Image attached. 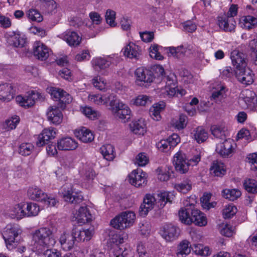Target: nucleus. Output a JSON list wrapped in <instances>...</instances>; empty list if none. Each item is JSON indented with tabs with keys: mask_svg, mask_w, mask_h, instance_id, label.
<instances>
[{
	"mask_svg": "<svg viewBox=\"0 0 257 257\" xmlns=\"http://www.w3.org/2000/svg\"><path fill=\"white\" fill-rule=\"evenodd\" d=\"M31 249L38 254L43 253L44 257H61L60 251L56 249H48L56 243L53 231L49 227H41L31 233Z\"/></svg>",
	"mask_w": 257,
	"mask_h": 257,
	"instance_id": "nucleus-1",
	"label": "nucleus"
},
{
	"mask_svg": "<svg viewBox=\"0 0 257 257\" xmlns=\"http://www.w3.org/2000/svg\"><path fill=\"white\" fill-rule=\"evenodd\" d=\"M126 238L127 234L125 232H111L109 239V244H110L109 250L110 257H134V253L132 249L125 248L123 249L119 246Z\"/></svg>",
	"mask_w": 257,
	"mask_h": 257,
	"instance_id": "nucleus-2",
	"label": "nucleus"
},
{
	"mask_svg": "<svg viewBox=\"0 0 257 257\" xmlns=\"http://www.w3.org/2000/svg\"><path fill=\"white\" fill-rule=\"evenodd\" d=\"M27 193L30 199L40 202L47 207H54L58 203L55 195L47 194L37 186L30 187Z\"/></svg>",
	"mask_w": 257,
	"mask_h": 257,
	"instance_id": "nucleus-3",
	"label": "nucleus"
},
{
	"mask_svg": "<svg viewBox=\"0 0 257 257\" xmlns=\"http://www.w3.org/2000/svg\"><path fill=\"white\" fill-rule=\"evenodd\" d=\"M22 229L17 224H8L2 231V235L7 246L12 249L20 241Z\"/></svg>",
	"mask_w": 257,
	"mask_h": 257,
	"instance_id": "nucleus-4",
	"label": "nucleus"
},
{
	"mask_svg": "<svg viewBox=\"0 0 257 257\" xmlns=\"http://www.w3.org/2000/svg\"><path fill=\"white\" fill-rule=\"evenodd\" d=\"M109 109L116 117L123 122L130 120L132 116V111L130 107L120 100H117L116 96H113L109 103Z\"/></svg>",
	"mask_w": 257,
	"mask_h": 257,
	"instance_id": "nucleus-5",
	"label": "nucleus"
},
{
	"mask_svg": "<svg viewBox=\"0 0 257 257\" xmlns=\"http://www.w3.org/2000/svg\"><path fill=\"white\" fill-rule=\"evenodd\" d=\"M136 218L134 212L124 211L113 218L110 221V225L115 229L123 230L133 226Z\"/></svg>",
	"mask_w": 257,
	"mask_h": 257,
	"instance_id": "nucleus-6",
	"label": "nucleus"
},
{
	"mask_svg": "<svg viewBox=\"0 0 257 257\" xmlns=\"http://www.w3.org/2000/svg\"><path fill=\"white\" fill-rule=\"evenodd\" d=\"M136 84L139 86L148 88L155 80L154 75L149 68L140 67L134 72Z\"/></svg>",
	"mask_w": 257,
	"mask_h": 257,
	"instance_id": "nucleus-7",
	"label": "nucleus"
},
{
	"mask_svg": "<svg viewBox=\"0 0 257 257\" xmlns=\"http://www.w3.org/2000/svg\"><path fill=\"white\" fill-rule=\"evenodd\" d=\"M43 98L41 93L37 90H30L24 95L16 96V103L21 107L28 109L33 107L37 100Z\"/></svg>",
	"mask_w": 257,
	"mask_h": 257,
	"instance_id": "nucleus-8",
	"label": "nucleus"
},
{
	"mask_svg": "<svg viewBox=\"0 0 257 257\" xmlns=\"http://www.w3.org/2000/svg\"><path fill=\"white\" fill-rule=\"evenodd\" d=\"M237 145L234 141L228 139L216 145L215 151L222 158H230L236 151Z\"/></svg>",
	"mask_w": 257,
	"mask_h": 257,
	"instance_id": "nucleus-9",
	"label": "nucleus"
},
{
	"mask_svg": "<svg viewBox=\"0 0 257 257\" xmlns=\"http://www.w3.org/2000/svg\"><path fill=\"white\" fill-rule=\"evenodd\" d=\"M172 163L175 171L181 174L188 173L191 167L186 154L181 151H179L174 155Z\"/></svg>",
	"mask_w": 257,
	"mask_h": 257,
	"instance_id": "nucleus-10",
	"label": "nucleus"
},
{
	"mask_svg": "<svg viewBox=\"0 0 257 257\" xmlns=\"http://www.w3.org/2000/svg\"><path fill=\"white\" fill-rule=\"evenodd\" d=\"M180 229L172 223L163 224L160 229L159 233L167 242H173L177 240L180 235Z\"/></svg>",
	"mask_w": 257,
	"mask_h": 257,
	"instance_id": "nucleus-11",
	"label": "nucleus"
},
{
	"mask_svg": "<svg viewBox=\"0 0 257 257\" xmlns=\"http://www.w3.org/2000/svg\"><path fill=\"white\" fill-rule=\"evenodd\" d=\"M60 193L65 201L71 203H78L83 200L80 192L76 191L70 184H66L60 190Z\"/></svg>",
	"mask_w": 257,
	"mask_h": 257,
	"instance_id": "nucleus-12",
	"label": "nucleus"
},
{
	"mask_svg": "<svg viewBox=\"0 0 257 257\" xmlns=\"http://www.w3.org/2000/svg\"><path fill=\"white\" fill-rule=\"evenodd\" d=\"M239 103L243 108L257 112V96L250 90L246 89L242 92Z\"/></svg>",
	"mask_w": 257,
	"mask_h": 257,
	"instance_id": "nucleus-13",
	"label": "nucleus"
},
{
	"mask_svg": "<svg viewBox=\"0 0 257 257\" xmlns=\"http://www.w3.org/2000/svg\"><path fill=\"white\" fill-rule=\"evenodd\" d=\"M158 94L163 98H171L175 96H183L186 93V90L181 88L176 87L175 84L167 82L166 86L157 89Z\"/></svg>",
	"mask_w": 257,
	"mask_h": 257,
	"instance_id": "nucleus-14",
	"label": "nucleus"
},
{
	"mask_svg": "<svg viewBox=\"0 0 257 257\" xmlns=\"http://www.w3.org/2000/svg\"><path fill=\"white\" fill-rule=\"evenodd\" d=\"M57 133V130L53 127H49L43 129L38 135L36 142L37 146L39 147L44 146L50 140L55 138Z\"/></svg>",
	"mask_w": 257,
	"mask_h": 257,
	"instance_id": "nucleus-15",
	"label": "nucleus"
},
{
	"mask_svg": "<svg viewBox=\"0 0 257 257\" xmlns=\"http://www.w3.org/2000/svg\"><path fill=\"white\" fill-rule=\"evenodd\" d=\"M73 218L78 223L84 224L91 221L94 216L87 206H81L73 213Z\"/></svg>",
	"mask_w": 257,
	"mask_h": 257,
	"instance_id": "nucleus-16",
	"label": "nucleus"
},
{
	"mask_svg": "<svg viewBox=\"0 0 257 257\" xmlns=\"http://www.w3.org/2000/svg\"><path fill=\"white\" fill-rule=\"evenodd\" d=\"M130 183L136 187L145 185L147 182V174L141 169L133 170L129 175Z\"/></svg>",
	"mask_w": 257,
	"mask_h": 257,
	"instance_id": "nucleus-17",
	"label": "nucleus"
},
{
	"mask_svg": "<svg viewBox=\"0 0 257 257\" xmlns=\"http://www.w3.org/2000/svg\"><path fill=\"white\" fill-rule=\"evenodd\" d=\"M48 120L54 125H58L63 121V115L59 106L53 105L48 107L46 111Z\"/></svg>",
	"mask_w": 257,
	"mask_h": 257,
	"instance_id": "nucleus-18",
	"label": "nucleus"
},
{
	"mask_svg": "<svg viewBox=\"0 0 257 257\" xmlns=\"http://www.w3.org/2000/svg\"><path fill=\"white\" fill-rule=\"evenodd\" d=\"M113 57L111 56L95 57L91 61L92 68L96 71L100 72L108 68L113 62Z\"/></svg>",
	"mask_w": 257,
	"mask_h": 257,
	"instance_id": "nucleus-19",
	"label": "nucleus"
},
{
	"mask_svg": "<svg viewBox=\"0 0 257 257\" xmlns=\"http://www.w3.org/2000/svg\"><path fill=\"white\" fill-rule=\"evenodd\" d=\"M113 96L112 94H101L100 93H90L88 96V101L90 103L96 105H106L110 102Z\"/></svg>",
	"mask_w": 257,
	"mask_h": 257,
	"instance_id": "nucleus-20",
	"label": "nucleus"
},
{
	"mask_svg": "<svg viewBox=\"0 0 257 257\" xmlns=\"http://www.w3.org/2000/svg\"><path fill=\"white\" fill-rule=\"evenodd\" d=\"M157 204V201L155 196L153 194H147L144 198L143 202L140 206V215L143 217L146 216Z\"/></svg>",
	"mask_w": 257,
	"mask_h": 257,
	"instance_id": "nucleus-21",
	"label": "nucleus"
},
{
	"mask_svg": "<svg viewBox=\"0 0 257 257\" xmlns=\"http://www.w3.org/2000/svg\"><path fill=\"white\" fill-rule=\"evenodd\" d=\"M47 91L52 97L59 100L62 103L68 104L72 100V97L60 88L51 87L47 88Z\"/></svg>",
	"mask_w": 257,
	"mask_h": 257,
	"instance_id": "nucleus-22",
	"label": "nucleus"
},
{
	"mask_svg": "<svg viewBox=\"0 0 257 257\" xmlns=\"http://www.w3.org/2000/svg\"><path fill=\"white\" fill-rule=\"evenodd\" d=\"M33 49L34 56L42 61L46 60L51 52L49 48L41 41H36L33 44Z\"/></svg>",
	"mask_w": 257,
	"mask_h": 257,
	"instance_id": "nucleus-23",
	"label": "nucleus"
},
{
	"mask_svg": "<svg viewBox=\"0 0 257 257\" xmlns=\"http://www.w3.org/2000/svg\"><path fill=\"white\" fill-rule=\"evenodd\" d=\"M15 90L12 84L3 83L0 84V100L10 102L15 97Z\"/></svg>",
	"mask_w": 257,
	"mask_h": 257,
	"instance_id": "nucleus-24",
	"label": "nucleus"
},
{
	"mask_svg": "<svg viewBox=\"0 0 257 257\" xmlns=\"http://www.w3.org/2000/svg\"><path fill=\"white\" fill-rule=\"evenodd\" d=\"M78 147L77 142L71 137H62L57 141V148L60 151H73Z\"/></svg>",
	"mask_w": 257,
	"mask_h": 257,
	"instance_id": "nucleus-25",
	"label": "nucleus"
},
{
	"mask_svg": "<svg viewBox=\"0 0 257 257\" xmlns=\"http://www.w3.org/2000/svg\"><path fill=\"white\" fill-rule=\"evenodd\" d=\"M236 77L238 80L245 85L252 84L254 80V74L247 66L243 68L235 70Z\"/></svg>",
	"mask_w": 257,
	"mask_h": 257,
	"instance_id": "nucleus-26",
	"label": "nucleus"
},
{
	"mask_svg": "<svg viewBox=\"0 0 257 257\" xmlns=\"http://www.w3.org/2000/svg\"><path fill=\"white\" fill-rule=\"evenodd\" d=\"M59 37L65 41L70 47H76L81 43V37L74 31L67 30L59 36Z\"/></svg>",
	"mask_w": 257,
	"mask_h": 257,
	"instance_id": "nucleus-27",
	"label": "nucleus"
},
{
	"mask_svg": "<svg viewBox=\"0 0 257 257\" xmlns=\"http://www.w3.org/2000/svg\"><path fill=\"white\" fill-rule=\"evenodd\" d=\"M230 59L235 70L245 68L247 66L244 55L238 50L235 49L231 52Z\"/></svg>",
	"mask_w": 257,
	"mask_h": 257,
	"instance_id": "nucleus-28",
	"label": "nucleus"
},
{
	"mask_svg": "<svg viewBox=\"0 0 257 257\" xmlns=\"http://www.w3.org/2000/svg\"><path fill=\"white\" fill-rule=\"evenodd\" d=\"M123 55L130 59H138L141 55V48L133 42H129L122 49Z\"/></svg>",
	"mask_w": 257,
	"mask_h": 257,
	"instance_id": "nucleus-29",
	"label": "nucleus"
},
{
	"mask_svg": "<svg viewBox=\"0 0 257 257\" xmlns=\"http://www.w3.org/2000/svg\"><path fill=\"white\" fill-rule=\"evenodd\" d=\"M23 206L20 205V203L14 204L10 206L5 212V215L7 217L11 219L20 220L25 218V213L23 210Z\"/></svg>",
	"mask_w": 257,
	"mask_h": 257,
	"instance_id": "nucleus-30",
	"label": "nucleus"
},
{
	"mask_svg": "<svg viewBox=\"0 0 257 257\" xmlns=\"http://www.w3.org/2000/svg\"><path fill=\"white\" fill-rule=\"evenodd\" d=\"M130 130L133 134L143 136L147 132V122L146 119L140 117L133 120L129 124Z\"/></svg>",
	"mask_w": 257,
	"mask_h": 257,
	"instance_id": "nucleus-31",
	"label": "nucleus"
},
{
	"mask_svg": "<svg viewBox=\"0 0 257 257\" xmlns=\"http://www.w3.org/2000/svg\"><path fill=\"white\" fill-rule=\"evenodd\" d=\"M79 173L81 177L86 181L85 187H89L95 175L91 167L88 164H81L79 167Z\"/></svg>",
	"mask_w": 257,
	"mask_h": 257,
	"instance_id": "nucleus-32",
	"label": "nucleus"
},
{
	"mask_svg": "<svg viewBox=\"0 0 257 257\" xmlns=\"http://www.w3.org/2000/svg\"><path fill=\"white\" fill-rule=\"evenodd\" d=\"M217 23L220 28L225 31L231 32L235 28L236 22L234 19L225 14L218 17Z\"/></svg>",
	"mask_w": 257,
	"mask_h": 257,
	"instance_id": "nucleus-33",
	"label": "nucleus"
},
{
	"mask_svg": "<svg viewBox=\"0 0 257 257\" xmlns=\"http://www.w3.org/2000/svg\"><path fill=\"white\" fill-rule=\"evenodd\" d=\"M75 136L84 143L91 142L94 139L93 132L85 127H81L74 131Z\"/></svg>",
	"mask_w": 257,
	"mask_h": 257,
	"instance_id": "nucleus-34",
	"label": "nucleus"
},
{
	"mask_svg": "<svg viewBox=\"0 0 257 257\" xmlns=\"http://www.w3.org/2000/svg\"><path fill=\"white\" fill-rule=\"evenodd\" d=\"M75 240L73 232L72 234H70L67 231H63L59 238V241L62 248L65 250H69L72 248Z\"/></svg>",
	"mask_w": 257,
	"mask_h": 257,
	"instance_id": "nucleus-35",
	"label": "nucleus"
},
{
	"mask_svg": "<svg viewBox=\"0 0 257 257\" xmlns=\"http://www.w3.org/2000/svg\"><path fill=\"white\" fill-rule=\"evenodd\" d=\"M93 234L94 230L92 228L78 229L75 228L73 229V234L75 240L78 241L89 240Z\"/></svg>",
	"mask_w": 257,
	"mask_h": 257,
	"instance_id": "nucleus-36",
	"label": "nucleus"
},
{
	"mask_svg": "<svg viewBox=\"0 0 257 257\" xmlns=\"http://www.w3.org/2000/svg\"><path fill=\"white\" fill-rule=\"evenodd\" d=\"M155 172L158 180L162 182H166L170 179L173 171L171 166L163 165L159 167Z\"/></svg>",
	"mask_w": 257,
	"mask_h": 257,
	"instance_id": "nucleus-37",
	"label": "nucleus"
},
{
	"mask_svg": "<svg viewBox=\"0 0 257 257\" xmlns=\"http://www.w3.org/2000/svg\"><path fill=\"white\" fill-rule=\"evenodd\" d=\"M152 97L146 94H139L131 99L130 104L137 107H146L152 103Z\"/></svg>",
	"mask_w": 257,
	"mask_h": 257,
	"instance_id": "nucleus-38",
	"label": "nucleus"
},
{
	"mask_svg": "<svg viewBox=\"0 0 257 257\" xmlns=\"http://www.w3.org/2000/svg\"><path fill=\"white\" fill-rule=\"evenodd\" d=\"M240 27L246 30H250L257 26V18L250 15L243 16L239 21Z\"/></svg>",
	"mask_w": 257,
	"mask_h": 257,
	"instance_id": "nucleus-39",
	"label": "nucleus"
},
{
	"mask_svg": "<svg viewBox=\"0 0 257 257\" xmlns=\"http://www.w3.org/2000/svg\"><path fill=\"white\" fill-rule=\"evenodd\" d=\"M191 137L200 144L205 142L208 137L207 131L202 126L194 128L191 132Z\"/></svg>",
	"mask_w": 257,
	"mask_h": 257,
	"instance_id": "nucleus-40",
	"label": "nucleus"
},
{
	"mask_svg": "<svg viewBox=\"0 0 257 257\" xmlns=\"http://www.w3.org/2000/svg\"><path fill=\"white\" fill-rule=\"evenodd\" d=\"M192 246L190 242L186 240H183L178 244L176 255L177 257H186L191 252Z\"/></svg>",
	"mask_w": 257,
	"mask_h": 257,
	"instance_id": "nucleus-41",
	"label": "nucleus"
},
{
	"mask_svg": "<svg viewBox=\"0 0 257 257\" xmlns=\"http://www.w3.org/2000/svg\"><path fill=\"white\" fill-rule=\"evenodd\" d=\"M166 103L163 101L154 103L150 108V115L153 119L159 121L161 119L160 113L165 109Z\"/></svg>",
	"mask_w": 257,
	"mask_h": 257,
	"instance_id": "nucleus-42",
	"label": "nucleus"
},
{
	"mask_svg": "<svg viewBox=\"0 0 257 257\" xmlns=\"http://www.w3.org/2000/svg\"><path fill=\"white\" fill-rule=\"evenodd\" d=\"M199 104V100L196 97H193L191 101L186 104L184 106L185 111L190 116L195 115L197 111H203L204 109L202 108L201 104H200L196 108V106Z\"/></svg>",
	"mask_w": 257,
	"mask_h": 257,
	"instance_id": "nucleus-43",
	"label": "nucleus"
},
{
	"mask_svg": "<svg viewBox=\"0 0 257 257\" xmlns=\"http://www.w3.org/2000/svg\"><path fill=\"white\" fill-rule=\"evenodd\" d=\"M92 83L95 88L101 91H106L111 89L110 83L100 76H95L92 79Z\"/></svg>",
	"mask_w": 257,
	"mask_h": 257,
	"instance_id": "nucleus-44",
	"label": "nucleus"
},
{
	"mask_svg": "<svg viewBox=\"0 0 257 257\" xmlns=\"http://www.w3.org/2000/svg\"><path fill=\"white\" fill-rule=\"evenodd\" d=\"M210 170L211 174L214 176L221 177L225 174L226 168L222 162L215 161L212 164Z\"/></svg>",
	"mask_w": 257,
	"mask_h": 257,
	"instance_id": "nucleus-45",
	"label": "nucleus"
},
{
	"mask_svg": "<svg viewBox=\"0 0 257 257\" xmlns=\"http://www.w3.org/2000/svg\"><path fill=\"white\" fill-rule=\"evenodd\" d=\"M191 214L192 223L199 226H204L207 224V220L206 217L200 210L192 209Z\"/></svg>",
	"mask_w": 257,
	"mask_h": 257,
	"instance_id": "nucleus-46",
	"label": "nucleus"
},
{
	"mask_svg": "<svg viewBox=\"0 0 257 257\" xmlns=\"http://www.w3.org/2000/svg\"><path fill=\"white\" fill-rule=\"evenodd\" d=\"M169 56H172L178 58H181L187 52L188 48L183 46H180L177 47H169L165 48ZM192 48L189 47L188 49L191 50Z\"/></svg>",
	"mask_w": 257,
	"mask_h": 257,
	"instance_id": "nucleus-47",
	"label": "nucleus"
},
{
	"mask_svg": "<svg viewBox=\"0 0 257 257\" xmlns=\"http://www.w3.org/2000/svg\"><path fill=\"white\" fill-rule=\"evenodd\" d=\"M157 196L159 200L157 203H160V204L158 205V207L162 208L168 202H172L175 198V193L173 191H164L158 194Z\"/></svg>",
	"mask_w": 257,
	"mask_h": 257,
	"instance_id": "nucleus-48",
	"label": "nucleus"
},
{
	"mask_svg": "<svg viewBox=\"0 0 257 257\" xmlns=\"http://www.w3.org/2000/svg\"><path fill=\"white\" fill-rule=\"evenodd\" d=\"M194 253L201 256H208L211 254L212 250L209 246L201 243H194L192 245Z\"/></svg>",
	"mask_w": 257,
	"mask_h": 257,
	"instance_id": "nucleus-49",
	"label": "nucleus"
},
{
	"mask_svg": "<svg viewBox=\"0 0 257 257\" xmlns=\"http://www.w3.org/2000/svg\"><path fill=\"white\" fill-rule=\"evenodd\" d=\"M8 43L16 47H23L26 44V39L20 34L13 33L8 38Z\"/></svg>",
	"mask_w": 257,
	"mask_h": 257,
	"instance_id": "nucleus-50",
	"label": "nucleus"
},
{
	"mask_svg": "<svg viewBox=\"0 0 257 257\" xmlns=\"http://www.w3.org/2000/svg\"><path fill=\"white\" fill-rule=\"evenodd\" d=\"M100 153L103 158L108 161H112L115 158L114 148L110 144L103 145L100 149Z\"/></svg>",
	"mask_w": 257,
	"mask_h": 257,
	"instance_id": "nucleus-51",
	"label": "nucleus"
},
{
	"mask_svg": "<svg viewBox=\"0 0 257 257\" xmlns=\"http://www.w3.org/2000/svg\"><path fill=\"white\" fill-rule=\"evenodd\" d=\"M221 194L223 198L230 201H234L241 196V192L238 189L226 188L222 191Z\"/></svg>",
	"mask_w": 257,
	"mask_h": 257,
	"instance_id": "nucleus-52",
	"label": "nucleus"
},
{
	"mask_svg": "<svg viewBox=\"0 0 257 257\" xmlns=\"http://www.w3.org/2000/svg\"><path fill=\"white\" fill-rule=\"evenodd\" d=\"M218 229L222 235L227 237L235 234V227L230 224L222 223L219 225Z\"/></svg>",
	"mask_w": 257,
	"mask_h": 257,
	"instance_id": "nucleus-53",
	"label": "nucleus"
},
{
	"mask_svg": "<svg viewBox=\"0 0 257 257\" xmlns=\"http://www.w3.org/2000/svg\"><path fill=\"white\" fill-rule=\"evenodd\" d=\"M162 47L157 44H152L148 49L149 56L152 59L157 60H163L164 59V56L161 54V50Z\"/></svg>",
	"mask_w": 257,
	"mask_h": 257,
	"instance_id": "nucleus-54",
	"label": "nucleus"
},
{
	"mask_svg": "<svg viewBox=\"0 0 257 257\" xmlns=\"http://www.w3.org/2000/svg\"><path fill=\"white\" fill-rule=\"evenodd\" d=\"M174 188L178 192L186 194L192 189V183L189 179H186L180 182L176 183L174 185Z\"/></svg>",
	"mask_w": 257,
	"mask_h": 257,
	"instance_id": "nucleus-55",
	"label": "nucleus"
},
{
	"mask_svg": "<svg viewBox=\"0 0 257 257\" xmlns=\"http://www.w3.org/2000/svg\"><path fill=\"white\" fill-rule=\"evenodd\" d=\"M191 210L189 208H182L178 212V216L180 221L185 224L189 225L192 223V215L190 213Z\"/></svg>",
	"mask_w": 257,
	"mask_h": 257,
	"instance_id": "nucleus-56",
	"label": "nucleus"
},
{
	"mask_svg": "<svg viewBox=\"0 0 257 257\" xmlns=\"http://www.w3.org/2000/svg\"><path fill=\"white\" fill-rule=\"evenodd\" d=\"M20 120L19 116L14 115L5 120L3 124V128L8 131L14 130L19 124Z\"/></svg>",
	"mask_w": 257,
	"mask_h": 257,
	"instance_id": "nucleus-57",
	"label": "nucleus"
},
{
	"mask_svg": "<svg viewBox=\"0 0 257 257\" xmlns=\"http://www.w3.org/2000/svg\"><path fill=\"white\" fill-rule=\"evenodd\" d=\"M255 138L252 132H250L245 128H241L237 133L236 139L237 140L244 139L247 143L252 142Z\"/></svg>",
	"mask_w": 257,
	"mask_h": 257,
	"instance_id": "nucleus-58",
	"label": "nucleus"
},
{
	"mask_svg": "<svg viewBox=\"0 0 257 257\" xmlns=\"http://www.w3.org/2000/svg\"><path fill=\"white\" fill-rule=\"evenodd\" d=\"M81 112L90 119H96L100 116L99 112L90 106H82L80 108Z\"/></svg>",
	"mask_w": 257,
	"mask_h": 257,
	"instance_id": "nucleus-59",
	"label": "nucleus"
},
{
	"mask_svg": "<svg viewBox=\"0 0 257 257\" xmlns=\"http://www.w3.org/2000/svg\"><path fill=\"white\" fill-rule=\"evenodd\" d=\"M226 88L223 85H220L217 88L213 91L211 97L216 102L220 101L222 99L226 97Z\"/></svg>",
	"mask_w": 257,
	"mask_h": 257,
	"instance_id": "nucleus-60",
	"label": "nucleus"
},
{
	"mask_svg": "<svg viewBox=\"0 0 257 257\" xmlns=\"http://www.w3.org/2000/svg\"><path fill=\"white\" fill-rule=\"evenodd\" d=\"M27 214H25V217H31L37 216L40 211V206L39 205L34 202H28V206L27 207ZM26 213V212H25Z\"/></svg>",
	"mask_w": 257,
	"mask_h": 257,
	"instance_id": "nucleus-61",
	"label": "nucleus"
},
{
	"mask_svg": "<svg viewBox=\"0 0 257 257\" xmlns=\"http://www.w3.org/2000/svg\"><path fill=\"white\" fill-rule=\"evenodd\" d=\"M34 146L29 143H24L21 144L18 149V152L22 156H29L34 151Z\"/></svg>",
	"mask_w": 257,
	"mask_h": 257,
	"instance_id": "nucleus-62",
	"label": "nucleus"
},
{
	"mask_svg": "<svg viewBox=\"0 0 257 257\" xmlns=\"http://www.w3.org/2000/svg\"><path fill=\"white\" fill-rule=\"evenodd\" d=\"M236 207L232 204H229L224 206L222 210V215L225 219L232 217L237 212Z\"/></svg>",
	"mask_w": 257,
	"mask_h": 257,
	"instance_id": "nucleus-63",
	"label": "nucleus"
},
{
	"mask_svg": "<svg viewBox=\"0 0 257 257\" xmlns=\"http://www.w3.org/2000/svg\"><path fill=\"white\" fill-rule=\"evenodd\" d=\"M243 186L246 191L252 193H257V181L252 179H247L244 180Z\"/></svg>",
	"mask_w": 257,
	"mask_h": 257,
	"instance_id": "nucleus-64",
	"label": "nucleus"
}]
</instances>
